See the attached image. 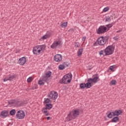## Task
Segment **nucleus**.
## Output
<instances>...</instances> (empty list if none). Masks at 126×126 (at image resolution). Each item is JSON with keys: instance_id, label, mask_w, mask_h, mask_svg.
Masks as SVG:
<instances>
[{"instance_id": "obj_8", "label": "nucleus", "mask_w": 126, "mask_h": 126, "mask_svg": "<svg viewBox=\"0 0 126 126\" xmlns=\"http://www.w3.org/2000/svg\"><path fill=\"white\" fill-rule=\"evenodd\" d=\"M93 76H94L93 78H90L87 80L88 82L90 83L91 85L92 83H97V82L99 80V77L97 76H95L94 75Z\"/></svg>"}, {"instance_id": "obj_28", "label": "nucleus", "mask_w": 126, "mask_h": 126, "mask_svg": "<svg viewBox=\"0 0 126 126\" xmlns=\"http://www.w3.org/2000/svg\"><path fill=\"white\" fill-rule=\"evenodd\" d=\"M64 67H65V66L63 64H60L59 66V68L60 69V70H63V69H64Z\"/></svg>"}, {"instance_id": "obj_40", "label": "nucleus", "mask_w": 126, "mask_h": 126, "mask_svg": "<svg viewBox=\"0 0 126 126\" xmlns=\"http://www.w3.org/2000/svg\"><path fill=\"white\" fill-rule=\"evenodd\" d=\"M32 89L34 90V89H37V87H35V88H32Z\"/></svg>"}, {"instance_id": "obj_2", "label": "nucleus", "mask_w": 126, "mask_h": 126, "mask_svg": "<svg viewBox=\"0 0 126 126\" xmlns=\"http://www.w3.org/2000/svg\"><path fill=\"white\" fill-rule=\"evenodd\" d=\"M46 45H36L33 48L32 52L34 55H39L46 51Z\"/></svg>"}, {"instance_id": "obj_17", "label": "nucleus", "mask_w": 126, "mask_h": 126, "mask_svg": "<svg viewBox=\"0 0 126 126\" xmlns=\"http://www.w3.org/2000/svg\"><path fill=\"white\" fill-rule=\"evenodd\" d=\"M114 117L117 116L118 117V116H120V115H122V113H123V111L121 110H115V111H113Z\"/></svg>"}, {"instance_id": "obj_36", "label": "nucleus", "mask_w": 126, "mask_h": 126, "mask_svg": "<svg viewBox=\"0 0 126 126\" xmlns=\"http://www.w3.org/2000/svg\"><path fill=\"white\" fill-rule=\"evenodd\" d=\"M79 46H80L79 42H77L75 43V48H79Z\"/></svg>"}, {"instance_id": "obj_1", "label": "nucleus", "mask_w": 126, "mask_h": 126, "mask_svg": "<svg viewBox=\"0 0 126 126\" xmlns=\"http://www.w3.org/2000/svg\"><path fill=\"white\" fill-rule=\"evenodd\" d=\"M79 116V109H73L68 114L67 117L65 118L66 122H69L74 120Z\"/></svg>"}, {"instance_id": "obj_32", "label": "nucleus", "mask_w": 126, "mask_h": 126, "mask_svg": "<svg viewBox=\"0 0 126 126\" xmlns=\"http://www.w3.org/2000/svg\"><path fill=\"white\" fill-rule=\"evenodd\" d=\"M116 83L117 81H116L115 80H112V81L110 82L111 85H116Z\"/></svg>"}, {"instance_id": "obj_29", "label": "nucleus", "mask_w": 126, "mask_h": 126, "mask_svg": "<svg viewBox=\"0 0 126 126\" xmlns=\"http://www.w3.org/2000/svg\"><path fill=\"white\" fill-rule=\"evenodd\" d=\"M32 81H33V77H30L27 79L28 83H30L32 82Z\"/></svg>"}, {"instance_id": "obj_37", "label": "nucleus", "mask_w": 126, "mask_h": 126, "mask_svg": "<svg viewBox=\"0 0 126 126\" xmlns=\"http://www.w3.org/2000/svg\"><path fill=\"white\" fill-rule=\"evenodd\" d=\"M112 27H113V24H108V25H106V27H107L109 29L111 28Z\"/></svg>"}, {"instance_id": "obj_6", "label": "nucleus", "mask_w": 126, "mask_h": 126, "mask_svg": "<svg viewBox=\"0 0 126 126\" xmlns=\"http://www.w3.org/2000/svg\"><path fill=\"white\" fill-rule=\"evenodd\" d=\"M58 96V93L54 91L49 92L48 94L49 98L52 99V100H56V99H57Z\"/></svg>"}, {"instance_id": "obj_9", "label": "nucleus", "mask_w": 126, "mask_h": 126, "mask_svg": "<svg viewBox=\"0 0 126 126\" xmlns=\"http://www.w3.org/2000/svg\"><path fill=\"white\" fill-rule=\"evenodd\" d=\"M16 117L19 120H22L25 117V113L22 110H19L16 113Z\"/></svg>"}, {"instance_id": "obj_34", "label": "nucleus", "mask_w": 126, "mask_h": 126, "mask_svg": "<svg viewBox=\"0 0 126 126\" xmlns=\"http://www.w3.org/2000/svg\"><path fill=\"white\" fill-rule=\"evenodd\" d=\"M38 84L39 85H44L45 83H44V82H43V81H42V80H40L38 81Z\"/></svg>"}, {"instance_id": "obj_3", "label": "nucleus", "mask_w": 126, "mask_h": 126, "mask_svg": "<svg viewBox=\"0 0 126 126\" xmlns=\"http://www.w3.org/2000/svg\"><path fill=\"white\" fill-rule=\"evenodd\" d=\"M71 79H72V74H71L70 73H69L65 75L63 77L62 81L64 84H67V83H70Z\"/></svg>"}, {"instance_id": "obj_10", "label": "nucleus", "mask_w": 126, "mask_h": 126, "mask_svg": "<svg viewBox=\"0 0 126 126\" xmlns=\"http://www.w3.org/2000/svg\"><path fill=\"white\" fill-rule=\"evenodd\" d=\"M15 78V75L13 74H10L8 75L7 76H6L5 78L3 79V82H5L6 81H11L13 80Z\"/></svg>"}, {"instance_id": "obj_38", "label": "nucleus", "mask_w": 126, "mask_h": 126, "mask_svg": "<svg viewBox=\"0 0 126 126\" xmlns=\"http://www.w3.org/2000/svg\"><path fill=\"white\" fill-rule=\"evenodd\" d=\"M85 40H86V37L83 36L82 38V41H83V43H84L85 42Z\"/></svg>"}, {"instance_id": "obj_41", "label": "nucleus", "mask_w": 126, "mask_h": 126, "mask_svg": "<svg viewBox=\"0 0 126 126\" xmlns=\"http://www.w3.org/2000/svg\"><path fill=\"white\" fill-rule=\"evenodd\" d=\"M120 32V31H117V32Z\"/></svg>"}, {"instance_id": "obj_27", "label": "nucleus", "mask_w": 126, "mask_h": 126, "mask_svg": "<svg viewBox=\"0 0 126 126\" xmlns=\"http://www.w3.org/2000/svg\"><path fill=\"white\" fill-rule=\"evenodd\" d=\"M16 113V111H15V110L13 109L10 111V115H11V116H14Z\"/></svg>"}, {"instance_id": "obj_7", "label": "nucleus", "mask_w": 126, "mask_h": 126, "mask_svg": "<svg viewBox=\"0 0 126 126\" xmlns=\"http://www.w3.org/2000/svg\"><path fill=\"white\" fill-rule=\"evenodd\" d=\"M97 34H103L107 32V27L104 26H100L98 30H96Z\"/></svg>"}, {"instance_id": "obj_22", "label": "nucleus", "mask_w": 126, "mask_h": 126, "mask_svg": "<svg viewBox=\"0 0 126 126\" xmlns=\"http://www.w3.org/2000/svg\"><path fill=\"white\" fill-rule=\"evenodd\" d=\"M45 108H46L48 110H51V109L53 108V106L51 103H47L45 105Z\"/></svg>"}, {"instance_id": "obj_35", "label": "nucleus", "mask_w": 126, "mask_h": 126, "mask_svg": "<svg viewBox=\"0 0 126 126\" xmlns=\"http://www.w3.org/2000/svg\"><path fill=\"white\" fill-rule=\"evenodd\" d=\"M109 7H106L103 9V12H107V11H109Z\"/></svg>"}, {"instance_id": "obj_16", "label": "nucleus", "mask_w": 126, "mask_h": 126, "mask_svg": "<svg viewBox=\"0 0 126 126\" xmlns=\"http://www.w3.org/2000/svg\"><path fill=\"white\" fill-rule=\"evenodd\" d=\"M1 116H2V118H6L7 116H8V111L4 110L1 112Z\"/></svg>"}, {"instance_id": "obj_12", "label": "nucleus", "mask_w": 126, "mask_h": 126, "mask_svg": "<svg viewBox=\"0 0 126 126\" xmlns=\"http://www.w3.org/2000/svg\"><path fill=\"white\" fill-rule=\"evenodd\" d=\"M62 60L63 57L61 54H56L54 57V60L55 62H56V63H60V62H62Z\"/></svg>"}, {"instance_id": "obj_11", "label": "nucleus", "mask_w": 126, "mask_h": 126, "mask_svg": "<svg viewBox=\"0 0 126 126\" xmlns=\"http://www.w3.org/2000/svg\"><path fill=\"white\" fill-rule=\"evenodd\" d=\"M60 46H61V41L55 40L51 45L50 48H51V49H57V48H58Z\"/></svg>"}, {"instance_id": "obj_31", "label": "nucleus", "mask_w": 126, "mask_h": 126, "mask_svg": "<svg viewBox=\"0 0 126 126\" xmlns=\"http://www.w3.org/2000/svg\"><path fill=\"white\" fill-rule=\"evenodd\" d=\"M116 68V65H113L112 66H111L110 67V69L111 70V71H115V68Z\"/></svg>"}, {"instance_id": "obj_26", "label": "nucleus", "mask_w": 126, "mask_h": 126, "mask_svg": "<svg viewBox=\"0 0 126 126\" xmlns=\"http://www.w3.org/2000/svg\"><path fill=\"white\" fill-rule=\"evenodd\" d=\"M61 26L62 27V28H65L67 27V22H65L63 23L61 25Z\"/></svg>"}, {"instance_id": "obj_33", "label": "nucleus", "mask_w": 126, "mask_h": 126, "mask_svg": "<svg viewBox=\"0 0 126 126\" xmlns=\"http://www.w3.org/2000/svg\"><path fill=\"white\" fill-rule=\"evenodd\" d=\"M105 18V21H106L107 22H110V21H111V18L109 16L106 17Z\"/></svg>"}, {"instance_id": "obj_4", "label": "nucleus", "mask_w": 126, "mask_h": 126, "mask_svg": "<svg viewBox=\"0 0 126 126\" xmlns=\"http://www.w3.org/2000/svg\"><path fill=\"white\" fill-rule=\"evenodd\" d=\"M97 44L99 46H104L108 42V37L106 36H100L97 40Z\"/></svg>"}, {"instance_id": "obj_25", "label": "nucleus", "mask_w": 126, "mask_h": 126, "mask_svg": "<svg viewBox=\"0 0 126 126\" xmlns=\"http://www.w3.org/2000/svg\"><path fill=\"white\" fill-rule=\"evenodd\" d=\"M119 119V117H114L112 119V123H117V122H118Z\"/></svg>"}, {"instance_id": "obj_15", "label": "nucleus", "mask_w": 126, "mask_h": 126, "mask_svg": "<svg viewBox=\"0 0 126 126\" xmlns=\"http://www.w3.org/2000/svg\"><path fill=\"white\" fill-rule=\"evenodd\" d=\"M52 35V32H51L47 31L45 35H44L42 37H41V40H46L51 37Z\"/></svg>"}, {"instance_id": "obj_21", "label": "nucleus", "mask_w": 126, "mask_h": 126, "mask_svg": "<svg viewBox=\"0 0 126 126\" xmlns=\"http://www.w3.org/2000/svg\"><path fill=\"white\" fill-rule=\"evenodd\" d=\"M107 117L109 118V119H112L113 117H115V114H114V111L110 112L107 115Z\"/></svg>"}, {"instance_id": "obj_13", "label": "nucleus", "mask_w": 126, "mask_h": 126, "mask_svg": "<svg viewBox=\"0 0 126 126\" xmlns=\"http://www.w3.org/2000/svg\"><path fill=\"white\" fill-rule=\"evenodd\" d=\"M91 86L92 85L89 82H88L86 84L81 83L80 84V88H81V89H85V88H90Z\"/></svg>"}, {"instance_id": "obj_24", "label": "nucleus", "mask_w": 126, "mask_h": 126, "mask_svg": "<svg viewBox=\"0 0 126 126\" xmlns=\"http://www.w3.org/2000/svg\"><path fill=\"white\" fill-rule=\"evenodd\" d=\"M83 52V49H80L78 51V56L81 57L82 53Z\"/></svg>"}, {"instance_id": "obj_23", "label": "nucleus", "mask_w": 126, "mask_h": 126, "mask_svg": "<svg viewBox=\"0 0 126 126\" xmlns=\"http://www.w3.org/2000/svg\"><path fill=\"white\" fill-rule=\"evenodd\" d=\"M50 102L51 100H50V99H49L48 98H45L43 103L44 104H50Z\"/></svg>"}, {"instance_id": "obj_14", "label": "nucleus", "mask_w": 126, "mask_h": 126, "mask_svg": "<svg viewBox=\"0 0 126 126\" xmlns=\"http://www.w3.org/2000/svg\"><path fill=\"white\" fill-rule=\"evenodd\" d=\"M17 63L20 65H24L26 63V58L25 57H22L19 59Z\"/></svg>"}, {"instance_id": "obj_39", "label": "nucleus", "mask_w": 126, "mask_h": 126, "mask_svg": "<svg viewBox=\"0 0 126 126\" xmlns=\"http://www.w3.org/2000/svg\"><path fill=\"white\" fill-rule=\"evenodd\" d=\"M47 121H49V120H51V118L50 117H47Z\"/></svg>"}, {"instance_id": "obj_5", "label": "nucleus", "mask_w": 126, "mask_h": 126, "mask_svg": "<svg viewBox=\"0 0 126 126\" xmlns=\"http://www.w3.org/2000/svg\"><path fill=\"white\" fill-rule=\"evenodd\" d=\"M115 49L112 46H108L104 49L105 56L113 55Z\"/></svg>"}, {"instance_id": "obj_18", "label": "nucleus", "mask_w": 126, "mask_h": 126, "mask_svg": "<svg viewBox=\"0 0 126 126\" xmlns=\"http://www.w3.org/2000/svg\"><path fill=\"white\" fill-rule=\"evenodd\" d=\"M8 103L11 106H16L17 105V101L15 100H11L9 101Z\"/></svg>"}, {"instance_id": "obj_30", "label": "nucleus", "mask_w": 126, "mask_h": 126, "mask_svg": "<svg viewBox=\"0 0 126 126\" xmlns=\"http://www.w3.org/2000/svg\"><path fill=\"white\" fill-rule=\"evenodd\" d=\"M104 53H105V50H101L98 52L100 56H104Z\"/></svg>"}, {"instance_id": "obj_20", "label": "nucleus", "mask_w": 126, "mask_h": 126, "mask_svg": "<svg viewBox=\"0 0 126 126\" xmlns=\"http://www.w3.org/2000/svg\"><path fill=\"white\" fill-rule=\"evenodd\" d=\"M52 75V72L48 71L45 73V75L44 76V78H49V77H51Z\"/></svg>"}, {"instance_id": "obj_19", "label": "nucleus", "mask_w": 126, "mask_h": 126, "mask_svg": "<svg viewBox=\"0 0 126 126\" xmlns=\"http://www.w3.org/2000/svg\"><path fill=\"white\" fill-rule=\"evenodd\" d=\"M42 113L44 114L45 116H49V112H48V109L46 107H44L41 110Z\"/></svg>"}]
</instances>
